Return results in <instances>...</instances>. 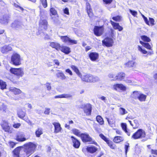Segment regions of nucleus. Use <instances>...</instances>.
<instances>
[{"label": "nucleus", "instance_id": "473e14b6", "mask_svg": "<svg viewBox=\"0 0 157 157\" xmlns=\"http://www.w3.org/2000/svg\"><path fill=\"white\" fill-rule=\"evenodd\" d=\"M42 129L40 128H38L36 130L35 134L37 137H39L40 136L43 134Z\"/></svg>", "mask_w": 157, "mask_h": 157}, {"label": "nucleus", "instance_id": "9b49d317", "mask_svg": "<svg viewBox=\"0 0 157 157\" xmlns=\"http://www.w3.org/2000/svg\"><path fill=\"white\" fill-rule=\"evenodd\" d=\"M113 88L117 91L121 90L124 91L126 90V87L122 84H115L113 86Z\"/></svg>", "mask_w": 157, "mask_h": 157}, {"label": "nucleus", "instance_id": "e433bc0d", "mask_svg": "<svg viewBox=\"0 0 157 157\" xmlns=\"http://www.w3.org/2000/svg\"><path fill=\"white\" fill-rule=\"evenodd\" d=\"M119 110L120 114L121 115H125L128 113L125 109L122 107H120Z\"/></svg>", "mask_w": 157, "mask_h": 157}, {"label": "nucleus", "instance_id": "6ab92c4d", "mask_svg": "<svg viewBox=\"0 0 157 157\" xmlns=\"http://www.w3.org/2000/svg\"><path fill=\"white\" fill-rule=\"evenodd\" d=\"M39 25L40 27L46 29L48 26V22L45 20L41 19L40 21Z\"/></svg>", "mask_w": 157, "mask_h": 157}, {"label": "nucleus", "instance_id": "4be33fe9", "mask_svg": "<svg viewBox=\"0 0 157 157\" xmlns=\"http://www.w3.org/2000/svg\"><path fill=\"white\" fill-rule=\"evenodd\" d=\"M60 50L62 52L67 54L71 52L70 48L69 47L66 46H61Z\"/></svg>", "mask_w": 157, "mask_h": 157}, {"label": "nucleus", "instance_id": "20e7f679", "mask_svg": "<svg viewBox=\"0 0 157 157\" xmlns=\"http://www.w3.org/2000/svg\"><path fill=\"white\" fill-rule=\"evenodd\" d=\"M146 134L145 131L141 129H138L132 136V138L136 140L143 138L145 137Z\"/></svg>", "mask_w": 157, "mask_h": 157}, {"label": "nucleus", "instance_id": "c03bdc74", "mask_svg": "<svg viewBox=\"0 0 157 157\" xmlns=\"http://www.w3.org/2000/svg\"><path fill=\"white\" fill-rule=\"evenodd\" d=\"M72 132L75 135L78 136H81L80 132L76 128H74L72 130Z\"/></svg>", "mask_w": 157, "mask_h": 157}, {"label": "nucleus", "instance_id": "aec40b11", "mask_svg": "<svg viewBox=\"0 0 157 157\" xmlns=\"http://www.w3.org/2000/svg\"><path fill=\"white\" fill-rule=\"evenodd\" d=\"M21 147H20L16 148L13 151V157H20Z\"/></svg>", "mask_w": 157, "mask_h": 157}, {"label": "nucleus", "instance_id": "5701e85b", "mask_svg": "<svg viewBox=\"0 0 157 157\" xmlns=\"http://www.w3.org/2000/svg\"><path fill=\"white\" fill-rule=\"evenodd\" d=\"M12 48L10 45H6L1 48V51L3 53H6L9 51H11Z\"/></svg>", "mask_w": 157, "mask_h": 157}, {"label": "nucleus", "instance_id": "9d476101", "mask_svg": "<svg viewBox=\"0 0 157 157\" xmlns=\"http://www.w3.org/2000/svg\"><path fill=\"white\" fill-rule=\"evenodd\" d=\"M104 29L102 26H95L94 29V34L97 36H100L103 33Z\"/></svg>", "mask_w": 157, "mask_h": 157}, {"label": "nucleus", "instance_id": "774afa93", "mask_svg": "<svg viewBox=\"0 0 157 157\" xmlns=\"http://www.w3.org/2000/svg\"><path fill=\"white\" fill-rule=\"evenodd\" d=\"M21 125V124L20 123H17L14 124L13 125V127L15 128H18Z\"/></svg>", "mask_w": 157, "mask_h": 157}, {"label": "nucleus", "instance_id": "1a4fd4ad", "mask_svg": "<svg viewBox=\"0 0 157 157\" xmlns=\"http://www.w3.org/2000/svg\"><path fill=\"white\" fill-rule=\"evenodd\" d=\"M103 44L106 47H111L114 43L113 40L110 37H107L102 41Z\"/></svg>", "mask_w": 157, "mask_h": 157}, {"label": "nucleus", "instance_id": "37998d69", "mask_svg": "<svg viewBox=\"0 0 157 157\" xmlns=\"http://www.w3.org/2000/svg\"><path fill=\"white\" fill-rule=\"evenodd\" d=\"M60 38L63 42L66 43H69L70 38L67 36H61Z\"/></svg>", "mask_w": 157, "mask_h": 157}, {"label": "nucleus", "instance_id": "39448f33", "mask_svg": "<svg viewBox=\"0 0 157 157\" xmlns=\"http://www.w3.org/2000/svg\"><path fill=\"white\" fill-rule=\"evenodd\" d=\"M11 63L15 66H18L21 63V57L19 55L14 53L11 57Z\"/></svg>", "mask_w": 157, "mask_h": 157}, {"label": "nucleus", "instance_id": "e2e57ef3", "mask_svg": "<svg viewBox=\"0 0 157 157\" xmlns=\"http://www.w3.org/2000/svg\"><path fill=\"white\" fill-rule=\"evenodd\" d=\"M66 72L68 73L70 75H72L73 73L72 71L69 69H67L65 70Z\"/></svg>", "mask_w": 157, "mask_h": 157}, {"label": "nucleus", "instance_id": "bb28decb", "mask_svg": "<svg viewBox=\"0 0 157 157\" xmlns=\"http://www.w3.org/2000/svg\"><path fill=\"white\" fill-rule=\"evenodd\" d=\"M86 150L88 152L91 153H93L97 151L98 148L94 146H91L88 147L86 148Z\"/></svg>", "mask_w": 157, "mask_h": 157}, {"label": "nucleus", "instance_id": "bf43d9fd", "mask_svg": "<svg viewBox=\"0 0 157 157\" xmlns=\"http://www.w3.org/2000/svg\"><path fill=\"white\" fill-rule=\"evenodd\" d=\"M104 3L106 4H109L111 3L113 0H102Z\"/></svg>", "mask_w": 157, "mask_h": 157}, {"label": "nucleus", "instance_id": "dca6fc26", "mask_svg": "<svg viewBox=\"0 0 157 157\" xmlns=\"http://www.w3.org/2000/svg\"><path fill=\"white\" fill-rule=\"evenodd\" d=\"M50 46L53 48L56 49L57 51L60 50L61 46L60 44L57 42H51Z\"/></svg>", "mask_w": 157, "mask_h": 157}, {"label": "nucleus", "instance_id": "ea45409f", "mask_svg": "<svg viewBox=\"0 0 157 157\" xmlns=\"http://www.w3.org/2000/svg\"><path fill=\"white\" fill-rule=\"evenodd\" d=\"M8 17L6 16L3 17L0 20V22L2 24H6L8 22Z\"/></svg>", "mask_w": 157, "mask_h": 157}, {"label": "nucleus", "instance_id": "3c124183", "mask_svg": "<svg viewBox=\"0 0 157 157\" xmlns=\"http://www.w3.org/2000/svg\"><path fill=\"white\" fill-rule=\"evenodd\" d=\"M44 8H46L47 6V0H40Z\"/></svg>", "mask_w": 157, "mask_h": 157}, {"label": "nucleus", "instance_id": "393cba45", "mask_svg": "<svg viewBox=\"0 0 157 157\" xmlns=\"http://www.w3.org/2000/svg\"><path fill=\"white\" fill-rule=\"evenodd\" d=\"M10 91L13 92L15 94H18L21 93V91L19 89L14 87H11L9 89Z\"/></svg>", "mask_w": 157, "mask_h": 157}, {"label": "nucleus", "instance_id": "a19ab883", "mask_svg": "<svg viewBox=\"0 0 157 157\" xmlns=\"http://www.w3.org/2000/svg\"><path fill=\"white\" fill-rule=\"evenodd\" d=\"M141 38L144 41L147 42H149L151 41V39L149 37L145 35L141 36Z\"/></svg>", "mask_w": 157, "mask_h": 157}, {"label": "nucleus", "instance_id": "a211bd4d", "mask_svg": "<svg viewBox=\"0 0 157 157\" xmlns=\"http://www.w3.org/2000/svg\"><path fill=\"white\" fill-rule=\"evenodd\" d=\"M90 59L93 61L96 60L98 58V54L96 52H91L89 55Z\"/></svg>", "mask_w": 157, "mask_h": 157}, {"label": "nucleus", "instance_id": "338daca9", "mask_svg": "<svg viewBox=\"0 0 157 157\" xmlns=\"http://www.w3.org/2000/svg\"><path fill=\"white\" fill-rule=\"evenodd\" d=\"M10 145V147L11 148H13L14 147V146L15 145V144L13 142L10 141L9 142Z\"/></svg>", "mask_w": 157, "mask_h": 157}, {"label": "nucleus", "instance_id": "a878e982", "mask_svg": "<svg viewBox=\"0 0 157 157\" xmlns=\"http://www.w3.org/2000/svg\"><path fill=\"white\" fill-rule=\"evenodd\" d=\"M90 75L86 74L81 77L82 80L86 82H90Z\"/></svg>", "mask_w": 157, "mask_h": 157}, {"label": "nucleus", "instance_id": "49530a36", "mask_svg": "<svg viewBox=\"0 0 157 157\" xmlns=\"http://www.w3.org/2000/svg\"><path fill=\"white\" fill-rule=\"evenodd\" d=\"M139 126V124L138 121L137 120H134L133 121V125L132 126L134 129L138 127Z\"/></svg>", "mask_w": 157, "mask_h": 157}, {"label": "nucleus", "instance_id": "a18cd8bd", "mask_svg": "<svg viewBox=\"0 0 157 157\" xmlns=\"http://www.w3.org/2000/svg\"><path fill=\"white\" fill-rule=\"evenodd\" d=\"M97 121L101 125L104 124V121L102 118L100 116H98L96 117Z\"/></svg>", "mask_w": 157, "mask_h": 157}, {"label": "nucleus", "instance_id": "cd10ccee", "mask_svg": "<svg viewBox=\"0 0 157 157\" xmlns=\"http://www.w3.org/2000/svg\"><path fill=\"white\" fill-rule=\"evenodd\" d=\"M125 76V74L123 73H120L117 74V75H116L115 78L116 80H121Z\"/></svg>", "mask_w": 157, "mask_h": 157}, {"label": "nucleus", "instance_id": "6e6552de", "mask_svg": "<svg viewBox=\"0 0 157 157\" xmlns=\"http://www.w3.org/2000/svg\"><path fill=\"white\" fill-rule=\"evenodd\" d=\"M26 114V112L21 109L19 110L17 112V115L19 117L23 119L28 123L30 122V121L29 120L28 117H26L24 118L25 117Z\"/></svg>", "mask_w": 157, "mask_h": 157}, {"label": "nucleus", "instance_id": "052dcab7", "mask_svg": "<svg viewBox=\"0 0 157 157\" xmlns=\"http://www.w3.org/2000/svg\"><path fill=\"white\" fill-rule=\"evenodd\" d=\"M50 10L51 13L52 14V15H55L56 14L57 12L55 10V9L52 8Z\"/></svg>", "mask_w": 157, "mask_h": 157}, {"label": "nucleus", "instance_id": "79ce46f5", "mask_svg": "<svg viewBox=\"0 0 157 157\" xmlns=\"http://www.w3.org/2000/svg\"><path fill=\"white\" fill-rule=\"evenodd\" d=\"M0 86L1 89L4 90L6 89L7 85L6 82L1 80H0Z\"/></svg>", "mask_w": 157, "mask_h": 157}, {"label": "nucleus", "instance_id": "69168bd1", "mask_svg": "<svg viewBox=\"0 0 157 157\" xmlns=\"http://www.w3.org/2000/svg\"><path fill=\"white\" fill-rule=\"evenodd\" d=\"M63 12L64 13L66 14L67 15L69 14V10L68 8H65L63 10Z\"/></svg>", "mask_w": 157, "mask_h": 157}, {"label": "nucleus", "instance_id": "603ef678", "mask_svg": "<svg viewBox=\"0 0 157 157\" xmlns=\"http://www.w3.org/2000/svg\"><path fill=\"white\" fill-rule=\"evenodd\" d=\"M45 86L46 87V88L47 89V90L49 91L51 89V83L49 82H47L45 84Z\"/></svg>", "mask_w": 157, "mask_h": 157}, {"label": "nucleus", "instance_id": "4d7b16f0", "mask_svg": "<svg viewBox=\"0 0 157 157\" xmlns=\"http://www.w3.org/2000/svg\"><path fill=\"white\" fill-rule=\"evenodd\" d=\"M68 43H70L72 44H76L77 43V41L75 40H71L70 38Z\"/></svg>", "mask_w": 157, "mask_h": 157}, {"label": "nucleus", "instance_id": "f03ea898", "mask_svg": "<svg viewBox=\"0 0 157 157\" xmlns=\"http://www.w3.org/2000/svg\"><path fill=\"white\" fill-rule=\"evenodd\" d=\"M10 71L11 73L16 75L18 79L22 77L24 75V69L22 68L11 67L10 69Z\"/></svg>", "mask_w": 157, "mask_h": 157}, {"label": "nucleus", "instance_id": "c756f323", "mask_svg": "<svg viewBox=\"0 0 157 157\" xmlns=\"http://www.w3.org/2000/svg\"><path fill=\"white\" fill-rule=\"evenodd\" d=\"M140 44L144 47L148 49L152 50V47L149 43H144L141 41H140Z\"/></svg>", "mask_w": 157, "mask_h": 157}, {"label": "nucleus", "instance_id": "ddd939ff", "mask_svg": "<svg viewBox=\"0 0 157 157\" xmlns=\"http://www.w3.org/2000/svg\"><path fill=\"white\" fill-rule=\"evenodd\" d=\"M16 140L20 142H23L26 140L25 137V136L22 133H19L17 134L16 138Z\"/></svg>", "mask_w": 157, "mask_h": 157}, {"label": "nucleus", "instance_id": "2eb2a0df", "mask_svg": "<svg viewBox=\"0 0 157 157\" xmlns=\"http://www.w3.org/2000/svg\"><path fill=\"white\" fill-rule=\"evenodd\" d=\"M71 138L72 139L73 146L76 148H78L80 144L79 141L73 136H71Z\"/></svg>", "mask_w": 157, "mask_h": 157}, {"label": "nucleus", "instance_id": "f3484780", "mask_svg": "<svg viewBox=\"0 0 157 157\" xmlns=\"http://www.w3.org/2000/svg\"><path fill=\"white\" fill-rule=\"evenodd\" d=\"M110 22L113 28L115 29H118L119 31H121L123 30V28L120 26L119 23H116L110 21Z\"/></svg>", "mask_w": 157, "mask_h": 157}, {"label": "nucleus", "instance_id": "de8ad7c7", "mask_svg": "<svg viewBox=\"0 0 157 157\" xmlns=\"http://www.w3.org/2000/svg\"><path fill=\"white\" fill-rule=\"evenodd\" d=\"M106 142L111 148L112 149H114L115 146L113 144V143L112 141L108 140Z\"/></svg>", "mask_w": 157, "mask_h": 157}, {"label": "nucleus", "instance_id": "13d9d810", "mask_svg": "<svg viewBox=\"0 0 157 157\" xmlns=\"http://www.w3.org/2000/svg\"><path fill=\"white\" fill-rule=\"evenodd\" d=\"M141 15L146 24L147 25H149V21H148L147 18L144 15L141 14Z\"/></svg>", "mask_w": 157, "mask_h": 157}, {"label": "nucleus", "instance_id": "72a5a7b5", "mask_svg": "<svg viewBox=\"0 0 157 157\" xmlns=\"http://www.w3.org/2000/svg\"><path fill=\"white\" fill-rule=\"evenodd\" d=\"M121 126L122 129L125 132L127 135L128 136H130V133L127 129L126 124L125 123H122L121 124Z\"/></svg>", "mask_w": 157, "mask_h": 157}, {"label": "nucleus", "instance_id": "b1692460", "mask_svg": "<svg viewBox=\"0 0 157 157\" xmlns=\"http://www.w3.org/2000/svg\"><path fill=\"white\" fill-rule=\"evenodd\" d=\"M86 8L87 13L89 17L90 18L92 17L93 16V14L92 12V9L90 8V5L89 3H86Z\"/></svg>", "mask_w": 157, "mask_h": 157}, {"label": "nucleus", "instance_id": "7c9ffc66", "mask_svg": "<svg viewBox=\"0 0 157 157\" xmlns=\"http://www.w3.org/2000/svg\"><path fill=\"white\" fill-rule=\"evenodd\" d=\"M57 78H60L62 80H65L66 78V77L63 73L62 72H59L56 74Z\"/></svg>", "mask_w": 157, "mask_h": 157}, {"label": "nucleus", "instance_id": "0e129e2a", "mask_svg": "<svg viewBox=\"0 0 157 157\" xmlns=\"http://www.w3.org/2000/svg\"><path fill=\"white\" fill-rule=\"evenodd\" d=\"M107 121L108 122L109 124L112 127H113L114 125L113 123L110 120H109V119L106 118Z\"/></svg>", "mask_w": 157, "mask_h": 157}, {"label": "nucleus", "instance_id": "c85d7f7f", "mask_svg": "<svg viewBox=\"0 0 157 157\" xmlns=\"http://www.w3.org/2000/svg\"><path fill=\"white\" fill-rule=\"evenodd\" d=\"M71 68L78 75L79 77H81V73L80 72L79 70L78 67L73 65L71 66Z\"/></svg>", "mask_w": 157, "mask_h": 157}, {"label": "nucleus", "instance_id": "412c9836", "mask_svg": "<svg viewBox=\"0 0 157 157\" xmlns=\"http://www.w3.org/2000/svg\"><path fill=\"white\" fill-rule=\"evenodd\" d=\"M72 96L69 94H63L56 95L55 96V98H71Z\"/></svg>", "mask_w": 157, "mask_h": 157}, {"label": "nucleus", "instance_id": "8fccbe9b", "mask_svg": "<svg viewBox=\"0 0 157 157\" xmlns=\"http://www.w3.org/2000/svg\"><path fill=\"white\" fill-rule=\"evenodd\" d=\"M149 21L150 22V23H149V25H148L152 26L155 25V20L153 18H149Z\"/></svg>", "mask_w": 157, "mask_h": 157}, {"label": "nucleus", "instance_id": "680f3d73", "mask_svg": "<svg viewBox=\"0 0 157 157\" xmlns=\"http://www.w3.org/2000/svg\"><path fill=\"white\" fill-rule=\"evenodd\" d=\"M20 23L18 21H15L14 22V23H13L12 24V26L13 27H18V25H16V24H17L19 25V24Z\"/></svg>", "mask_w": 157, "mask_h": 157}, {"label": "nucleus", "instance_id": "2f4dec72", "mask_svg": "<svg viewBox=\"0 0 157 157\" xmlns=\"http://www.w3.org/2000/svg\"><path fill=\"white\" fill-rule=\"evenodd\" d=\"M124 140V138L121 136H115L114 138L113 141L116 143H119Z\"/></svg>", "mask_w": 157, "mask_h": 157}, {"label": "nucleus", "instance_id": "09e8293b", "mask_svg": "<svg viewBox=\"0 0 157 157\" xmlns=\"http://www.w3.org/2000/svg\"><path fill=\"white\" fill-rule=\"evenodd\" d=\"M99 99L102 101L106 103L107 101V99L105 97L103 96H99L98 97Z\"/></svg>", "mask_w": 157, "mask_h": 157}, {"label": "nucleus", "instance_id": "f704fd0d", "mask_svg": "<svg viewBox=\"0 0 157 157\" xmlns=\"http://www.w3.org/2000/svg\"><path fill=\"white\" fill-rule=\"evenodd\" d=\"M99 80V79L98 77L90 75V82H95Z\"/></svg>", "mask_w": 157, "mask_h": 157}, {"label": "nucleus", "instance_id": "c9c22d12", "mask_svg": "<svg viewBox=\"0 0 157 157\" xmlns=\"http://www.w3.org/2000/svg\"><path fill=\"white\" fill-rule=\"evenodd\" d=\"M39 32H38L37 33V35H39V34L40 35V36H43L45 40H48L49 39L51 38V35H48V34L46 33H41L39 34Z\"/></svg>", "mask_w": 157, "mask_h": 157}, {"label": "nucleus", "instance_id": "0eeeda50", "mask_svg": "<svg viewBox=\"0 0 157 157\" xmlns=\"http://www.w3.org/2000/svg\"><path fill=\"white\" fill-rule=\"evenodd\" d=\"M2 129L6 132L11 133L9 124L6 121H2L1 123Z\"/></svg>", "mask_w": 157, "mask_h": 157}, {"label": "nucleus", "instance_id": "58836bf2", "mask_svg": "<svg viewBox=\"0 0 157 157\" xmlns=\"http://www.w3.org/2000/svg\"><path fill=\"white\" fill-rule=\"evenodd\" d=\"M138 51L140 52L141 53L143 54H146L148 52L145 49L142 48V47L140 45H138L137 47Z\"/></svg>", "mask_w": 157, "mask_h": 157}, {"label": "nucleus", "instance_id": "5fc2aeb1", "mask_svg": "<svg viewBox=\"0 0 157 157\" xmlns=\"http://www.w3.org/2000/svg\"><path fill=\"white\" fill-rule=\"evenodd\" d=\"M129 11L131 14L134 17H136L137 14V13L136 11L132 10L130 9L129 10Z\"/></svg>", "mask_w": 157, "mask_h": 157}, {"label": "nucleus", "instance_id": "f257e3e1", "mask_svg": "<svg viewBox=\"0 0 157 157\" xmlns=\"http://www.w3.org/2000/svg\"><path fill=\"white\" fill-rule=\"evenodd\" d=\"M25 147L24 150L21 148L20 157H28L34 152L36 145L30 142L25 144Z\"/></svg>", "mask_w": 157, "mask_h": 157}, {"label": "nucleus", "instance_id": "7ed1b4c3", "mask_svg": "<svg viewBox=\"0 0 157 157\" xmlns=\"http://www.w3.org/2000/svg\"><path fill=\"white\" fill-rule=\"evenodd\" d=\"M81 137L83 142H89L90 144H94L97 146L98 145L97 143L95 142V140L91 138L88 134H81Z\"/></svg>", "mask_w": 157, "mask_h": 157}, {"label": "nucleus", "instance_id": "423d86ee", "mask_svg": "<svg viewBox=\"0 0 157 157\" xmlns=\"http://www.w3.org/2000/svg\"><path fill=\"white\" fill-rule=\"evenodd\" d=\"M132 96L135 99L137 98L141 102L145 101L147 96L141 92L138 91L134 92Z\"/></svg>", "mask_w": 157, "mask_h": 157}, {"label": "nucleus", "instance_id": "4c0bfd02", "mask_svg": "<svg viewBox=\"0 0 157 157\" xmlns=\"http://www.w3.org/2000/svg\"><path fill=\"white\" fill-rule=\"evenodd\" d=\"M135 62L133 61H129L125 64V66L128 67H133L135 64Z\"/></svg>", "mask_w": 157, "mask_h": 157}, {"label": "nucleus", "instance_id": "f8f14e48", "mask_svg": "<svg viewBox=\"0 0 157 157\" xmlns=\"http://www.w3.org/2000/svg\"><path fill=\"white\" fill-rule=\"evenodd\" d=\"M91 105L89 104H87L85 105L84 109V113L86 115H90L91 114L92 110Z\"/></svg>", "mask_w": 157, "mask_h": 157}, {"label": "nucleus", "instance_id": "864d4df0", "mask_svg": "<svg viewBox=\"0 0 157 157\" xmlns=\"http://www.w3.org/2000/svg\"><path fill=\"white\" fill-rule=\"evenodd\" d=\"M121 17L120 16H117L116 17H113L112 19L115 21H120L121 20Z\"/></svg>", "mask_w": 157, "mask_h": 157}, {"label": "nucleus", "instance_id": "6e6d98bb", "mask_svg": "<svg viewBox=\"0 0 157 157\" xmlns=\"http://www.w3.org/2000/svg\"><path fill=\"white\" fill-rule=\"evenodd\" d=\"M99 136L102 139L104 140L106 142L108 140V139L102 134H100Z\"/></svg>", "mask_w": 157, "mask_h": 157}, {"label": "nucleus", "instance_id": "4468645a", "mask_svg": "<svg viewBox=\"0 0 157 157\" xmlns=\"http://www.w3.org/2000/svg\"><path fill=\"white\" fill-rule=\"evenodd\" d=\"M53 124L54 126L55 130L54 132L55 133H58L61 131L62 128L60 126V124L57 122H54L53 123Z\"/></svg>", "mask_w": 157, "mask_h": 157}]
</instances>
